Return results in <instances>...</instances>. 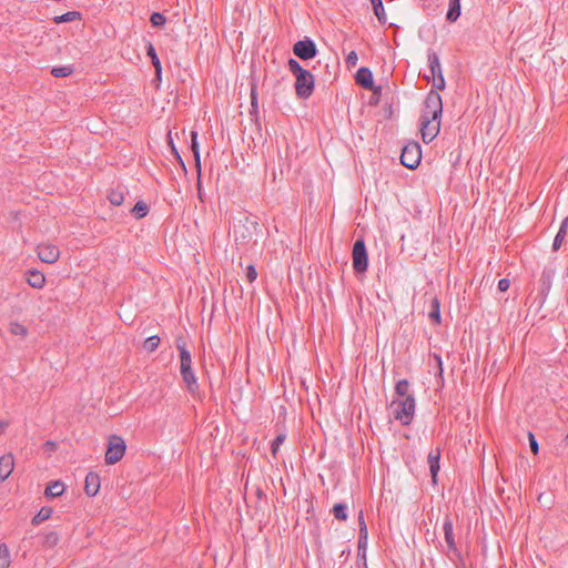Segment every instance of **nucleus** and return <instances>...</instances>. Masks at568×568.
I'll return each mask as SVG.
<instances>
[{"label": "nucleus", "instance_id": "nucleus-8", "mask_svg": "<svg viewBox=\"0 0 568 568\" xmlns=\"http://www.w3.org/2000/svg\"><path fill=\"white\" fill-rule=\"evenodd\" d=\"M422 159V150L418 143L406 144L400 154V162L407 169L414 170L418 166Z\"/></svg>", "mask_w": 568, "mask_h": 568}, {"label": "nucleus", "instance_id": "nucleus-42", "mask_svg": "<svg viewBox=\"0 0 568 568\" xmlns=\"http://www.w3.org/2000/svg\"><path fill=\"white\" fill-rule=\"evenodd\" d=\"M10 332L13 334V335H26L27 334V328L20 324V323H11L10 324Z\"/></svg>", "mask_w": 568, "mask_h": 568}, {"label": "nucleus", "instance_id": "nucleus-26", "mask_svg": "<svg viewBox=\"0 0 568 568\" xmlns=\"http://www.w3.org/2000/svg\"><path fill=\"white\" fill-rule=\"evenodd\" d=\"M80 19H81V12L68 11L61 16L53 17L52 20L55 24H60V23L71 22V21L80 20Z\"/></svg>", "mask_w": 568, "mask_h": 568}, {"label": "nucleus", "instance_id": "nucleus-10", "mask_svg": "<svg viewBox=\"0 0 568 568\" xmlns=\"http://www.w3.org/2000/svg\"><path fill=\"white\" fill-rule=\"evenodd\" d=\"M420 133L425 143H430L439 133L440 120L424 119L420 116Z\"/></svg>", "mask_w": 568, "mask_h": 568}, {"label": "nucleus", "instance_id": "nucleus-7", "mask_svg": "<svg viewBox=\"0 0 568 568\" xmlns=\"http://www.w3.org/2000/svg\"><path fill=\"white\" fill-rule=\"evenodd\" d=\"M295 91L296 95L301 99H307L314 91L315 80L313 74L305 70L303 73L295 77Z\"/></svg>", "mask_w": 568, "mask_h": 568}, {"label": "nucleus", "instance_id": "nucleus-17", "mask_svg": "<svg viewBox=\"0 0 568 568\" xmlns=\"http://www.w3.org/2000/svg\"><path fill=\"white\" fill-rule=\"evenodd\" d=\"M427 459H428L429 471H430L432 478L435 481L436 477H437V474H438V471L440 469V464H439V460H440V449H439V447H437L434 450H430L429 454H428Z\"/></svg>", "mask_w": 568, "mask_h": 568}, {"label": "nucleus", "instance_id": "nucleus-16", "mask_svg": "<svg viewBox=\"0 0 568 568\" xmlns=\"http://www.w3.org/2000/svg\"><path fill=\"white\" fill-rule=\"evenodd\" d=\"M14 459L12 454H7L0 457V480H6L13 470Z\"/></svg>", "mask_w": 568, "mask_h": 568}, {"label": "nucleus", "instance_id": "nucleus-28", "mask_svg": "<svg viewBox=\"0 0 568 568\" xmlns=\"http://www.w3.org/2000/svg\"><path fill=\"white\" fill-rule=\"evenodd\" d=\"M131 213L136 220L143 219L149 213V206L145 202L138 201L131 209Z\"/></svg>", "mask_w": 568, "mask_h": 568}, {"label": "nucleus", "instance_id": "nucleus-35", "mask_svg": "<svg viewBox=\"0 0 568 568\" xmlns=\"http://www.w3.org/2000/svg\"><path fill=\"white\" fill-rule=\"evenodd\" d=\"M160 342L161 339L158 335H152L144 341L143 348L146 352L152 353L159 347Z\"/></svg>", "mask_w": 568, "mask_h": 568}, {"label": "nucleus", "instance_id": "nucleus-18", "mask_svg": "<svg viewBox=\"0 0 568 568\" xmlns=\"http://www.w3.org/2000/svg\"><path fill=\"white\" fill-rule=\"evenodd\" d=\"M146 55L151 59V63L155 69L156 80L161 81L162 80V64L158 57L155 48L151 42H149L146 45Z\"/></svg>", "mask_w": 568, "mask_h": 568}, {"label": "nucleus", "instance_id": "nucleus-52", "mask_svg": "<svg viewBox=\"0 0 568 568\" xmlns=\"http://www.w3.org/2000/svg\"><path fill=\"white\" fill-rule=\"evenodd\" d=\"M47 445H49V447H52L54 445V443L52 442H47Z\"/></svg>", "mask_w": 568, "mask_h": 568}, {"label": "nucleus", "instance_id": "nucleus-5", "mask_svg": "<svg viewBox=\"0 0 568 568\" xmlns=\"http://www.w3.org/2000/svg\"><path fill=\"white\" fill-rule=\"evenodd\" d=\"M353 268L356 274H362L368 267V254L363 239H358L353 244L352 250Z\"/></svg>", "mask_w": 568, "mask_h": 568}, {"label": "nucleus", "instance_id": "nucleus-24", "mask_svg": "<svg viewBox=\"0 0 568 568\" xmlns=\"http://www.w3.org/2000/svg\"><path fill=\"white\" fill-rule=\"evenodd\" d=\"M428 317L430 321H433L435 324H440V302L437 296L430 297V310L428 313Z\"/></svg>", "mask_w": 568, "mask_h": 568}, {"label": "nucleus", "instance_id": "nucleus-19", "mask_svg": "<svg viewBox=\"0 0 568 568\" xmlns=\"http://www.w3.org/2000/svg\"><path fill=\"white\" fill-rule=\"evenodd\" d=\"M191 150L193 152V156L195 160V165L197 168L199 176L201 175V160H200V145L197 142V132L192 131L191 132ZM197 187L201 189V180H197Z\"/></svg>", "mask_w": 568, "mask_h": 568}, {"label": "nucleus", "instance_id": "nucleus-34", "mask_svg": "<svg viewBox=\"0 0 568 568\" xmlns=\"http://www.w3.org/2000/svg\"><path fill=\"white\" fill-rule=\"evenodd\" d=\"M73 72V68L70 65L53 67L51 74L54 78H65Z\"/></svg>", "mask_w": 568, "mask_h": 568}, {"label": "nucleus", "instance_id": "nucleus-21", "mask_svg": "<svg viewBox=\"0 0 568 568\" xmlns=\"http://www.w3.org/2000/svg\"><path fill=\"white\" fill-rule=\"evenodd\" d=\"M126 190L123 186H118L109 190L108 200L112 205L120 206L123 204L125 199Z\"/></svg>", "mask_w": 568, "mask_h": 568}, {"label": "nucleus", "instance_id": "nucleus-41", "mask_svg": "<svg viewBox=\"0 0 568 568\" xmlns=\"http://www.w3.org/2000/svg\"><path fill=\"white\" fill-rule=\"evenodd\" d=\"M432 79H433V89L432 90H436L438 92V90H444L445 89L446 82H445L444 74L437 75V77L432 78Z\"/></svg>", "mask_w": 568, "mask_h": 568}, {"label": "nucleus", "instance_id": "nucleus-22", "mask_svg": "<svg viewBox=\"0 0 568 568\" xmlns=\"http://www.w3.org/2000/svg\"><path fill=\"white\" fill-rule=\"evenodd\" d=\"M462 14L460 0H449L446 20L448 22H456Z\"/></svg>", "mask_w": 568, "mask_h": 568}, {"label": "nucleus", "instance_id": "nucleus-54", "mask_svg": "<svg viewBox=\"0 0 568 568\" xmlns=\"http://www.w3.org/2000/svg\"><path fill=\"white\" fill-rule=\"evenodd\" d=\"M565 442L568 444V434L565 437Z\"/></svg>", "mask_w": 568, "mask_h": 568}, {"label": "nucleus", "instance_id": "nucleus-6", "mask_svg": "<svg viewBox=\"0 0 568 568\" xmlns=\"http://www.w3.org/2000/svg\"><path fill=\"white\" fill-rule=\"evenodd\" d=\"M125 449L126 445L122 437L116 435L111 436L105 452V464L114 465L120 462L125 454Z\"/></svg>", "mask_w": 568, "mask_h": 568}, {"label": "nucleus", "instance_id": "nucleus-2", "mask_svg": "<svg viewBox=\"0 0 568 568\" xmlns=\"http://www.w3.org/2000/svg\"><path fill=\"white\" fill-rule=\"evenodd\" d=\"M415 397L414 395L405 398L395 399L390 404V412L394 419L398 420L403 426H408L415 415Z\"/></svg>", "mask_w": 568, "mask_h": 568}, {"label": "nucleus", "instance_id": "nucleus-37", "mask_svg": "<svg viewBox=\"0 0 568 568\" xmlns=\"http://www.w3.org/2000/svg\"><path fill=\"white\" fill-rule=\"evenodd\" d=\"M368 547V530H364L363 528L359 529L358 532V542H357V549L358 550H367Z\"/></svg>", "mask_w": 568, "mask_h": 568}, {"label": "nucleus", "instance_id": "nucleus-33", "mask_svg": "<svg viewBox=\"0 0 568 568\" xmlns=\"http://www.w3.org/2000/svg\"><path fill=\"white\" fill-rule=\"evenodd\" d=\"M409 383L407 379H399L395 385V393L400 397L405 398L408 394Z\"/></svg>", "mask_w": 568, "mask_h": 568}, {"label": "nucleus", "instance_id": "nucleus-15", "mask_svg": "<svg viewBox=\"0 0 568 568\" xmlns=\"http://www.w3.org/2000/svg\"><path fill=\"white\" fill-rule=\"evenodd\" d=\"M427 60H428L430 77L426 75V79L429 80L430 78L442 75L443 70H442V64H440L438 54L435 51L429 49L427 52Z\"/></svg>", "mask_w": 568, "mask_h": 568}, {"label": "nucleus", "instance_id": "nucleus-23", "mask_svg": "<svg viewBox=\"0 0 568 568\" xmlns=\"http://www.w3.org/2000/svg\"><path fill=\"white\" fill-rule=\"evenodd\" d=\"M567 230H568V216H566L561 223H560V226H559V230L554 239V242H552V250L554 251H558L562 244V242L565 241V237L567 235Z\"/></svg>", "mask_w": 568, "mask_h": 568}, {"label": "nucleus", "instance_id": "nucleus-47", "mask_svg": "<svg viewBox=\"0 0 568 568\" xmlns=\"http://www.w3.org/2000/svg\"><path fill=\"white\" fill-rule=\"evenodd\" d=\"M358 526H359V529L363 528L364 530H368L365 518H364L363 510H361L359 515H358Z\"/></svg>", "mask_w": 568, "mask_h": 568}, {"label": "nucleus", "instance_id": "nucleus-48", "mask_svg": "<svg viewBox=\"0 0 568 568\" xmlns=\"http://www.w3.org/2000/svg\"><path fill=\"white\" fill-rule=\"evenodd\" d=\"M366 552L367 550H358L357 549V557H358V560H362L363 561V567L364 568H368L367 567V562H366Z\"/></svg>", "mask_w": 568, "mask_h": 568}, {"label": "nucleus", "instance_id": "nucleus-40", "mask_svg": "<svg viewBox=\"0 0 568 568\" xmlns=\"http://www.w3.org/2000/svg\"><path fill=\"white\" fill-rule=\"evenodd\" d=\"M288 69L296 77L297 74H301L303 73L306 69H304L298 61H296L295 59L291 58L288 59Z\"/></svg>", "mask_w": 568, "mask_h": 568}, {"label": "nucleus", "instance_id": "nucleus-53", "mask_svg": "<svg viewBox=\"0 0 568 568\" xmlns=\"http://www.w3.org/2000/svg\"><path fill=\"white\" fill-rule=\"evenodd\" d=\"M381 90H382V87H378L376 90H374V92H377V91L381 92Z\"/></svg>", "mask_w": 568, "mask_h": 568}, {"label": "nucleus", "instance_id": "nucleus-38", "mask_svg": "<svg viewBox=\"0 0 568 568\" xmlns=\"http://www.w3.org/2000/svg\"><path fill=\"white\" fill-rule=\"evenodd\" d=\"M150 22L153 27H162L166 22V18L161 12H153L150 17Z\"/></svg>", "mask_w": 568, "mask_h": 568}, {"label": "nucleus", "instance_id": "nucleus-11", "mask_svg": "<svg viewBox=\"0 0 568 568\" xmlns=\"http://www.w3.org/2000/svg\"><path fill=\"white\" fill-rule=\"evenodd\" d=\"M443 530H444L445 541L447 544L448 552L459 557L460 554H459L456 542H455L454 525H453V520L449 516H446L444 518Z\"/></svg>", "mask_w": 568, "mask_h": 568}, {"label": "nucleus", "instance_id": "nucleus-4", "mask_svg": "<svg viewBox=\"0 0 568 568\" xmlns=\"http://www.w3.org/2000/svg\"><path fill=\"white\" fill-rule=\"evenodd\" d=\"M443 113V101L436 90H430L424 101L422 115L424 119L440 120Z\"/></svg>", "mask_w": 568, "mask_h": 568}, {"label": "nucleus", "instance_id": "nucleus-14", "mask_svg": "<svg viewBox=\"0 0 568 568\" xmlns=\"http://www.w3.org/2000/svg\"><path fill=\"white\" fill-rule=\"evenodd\" d=\"M101 486L100 476L97 473L90 471L85 477V494L90 497L95 496Z\"/></svg>", "mask_w": 568, "mask_h": 568}, {"label": "nucleus", "instance_id": "nucleus-31", "mask_svg": "<svg viewBox=\"0 0 568 568\" xmlns=\"http://www.w3.org/2000/svg\"><path fill=\"white\" fill-rule=\"evenodd\" d=\"M10 565V551L7 544H0V568H8Z\"/></svg>", "mask_w": 568, "mask_h": 568}, {"label": "nucleus", "instance_id": "nucleus-9", "mask_svg": "<svg viewBox=\"0 0 568 568\" xmlns=\"http://www.w3.org/2000/svg\"><path fill=\"white\" fill-rule=\"evenodd\" d=\"M293 53L302 60H310L316 57L317 48L311 38H305L293 45Z\"/></svg>", "mask_w": 568, "mask_h": 568}, {"label": "nucleus", "instance_id": "nucleus-27", "mask_svg": "<svg viewBox=\"0 0 568 568\" xmlns=\"http://www.w3.org/2000/svg\"><path fill=\"white\" fill-rule=\"evenodd\" d=\"M374 13L377 18V20L384 24L386 23V13L384 9V4L382 0H371Z\"/></svg>", "mask_w": 568, "mask_h": 568}, {"label": "nucleus", "instance_id": "nucleus-20", "mask_svg": "<svg viewBox=\"0 0 568 568\" xmlns=\"http://www.w3.org/2000/svg\"><path fill=\"white\" fill-rule=\"evenodd\" d=\"M27 282L33 288H42L45 284V277L37 270H29L27 273Z\"/></svg>", "mask_w": 568, "mask_h": 568}, {"label": "nucleus", "instance_id": "nucleus-29", "mask_svg": "<svg viewBox=\"0 0 568 568\" xmlns=\"http://www.w3.org/2000/svg\"><path fill=\"white\" fill-rule=\"evenodd\" d=\"M52 515V508L50 507H42L36 516L32 518V525L37 526L43 523L44 520L49 519Z\"/></svg>", "mask_w": 568, "mask_h": 568}, {"label": "nucleus", "instance_id": "nucleus-49", "mask_svg": "<svg viewBox=\"0 0 568 568\" xmlns=\"http://www.w3.org/2000/svg\"><path fill=\"white\" fill-rule=\"evenodd\" d=\"M434 359H435V362H436V363H437V365H438L439 374H442V373H443V366H442V365H443V362H442V357H440V355H438V354H434Z\"/></svg>", "mask_w": 568, "mask_h": 568}, {"label": "nucleus", "instance_id": "nucleus-36", "mask_svg": "<svg viewBox=\"0 0 568 568\" xmlns=\"http://www.w3.org/2000/svg\"><path fill=\"white\" fill-rule=\"evenodd\" d=\"M419 4L427 14H432L438 8V0H419Z\"/></svg>", "mask_w": 568, "mask_h": 568}, {"label": "nucleus", "instance_id": "nucleus-43", "mask_svg": "<svg viewBox=\"0 0 568 568\" xmlns=\"http://www.w3.org/2000/svg\"><path fill=\"white\" fill-rule=\"evenodd\" d=\"M528 439H529V446H530L531 452L535 455H537L539 453V445H538V442H537L535 435L531 432L528 433Z\"/></svg>", "mask_w": 568, "mask_h": 568}, {"label": "nucleus", "instance_id": "nucleus-32", "mask_svg": "<svg viewBox=\"0 0 568 568\" xmlns=\"http://www.w3.org/2000/svg\"><path fill=\"white\" fill-rule=\"evenodd\" d=\"M250 98H251V113H257L258 111V92H257V84L255 82H253L251 84V92H250Z\"/></svg>", "mask_w": 568, "mask_h": 568}, {"label": "nucleus", "instance_id": "nucleus-44", "mask_svg": "<svg viewBox=\"0 0 568 568\" xmlns=\"http://www.w3.org/2000/svg\"><path fill=\"white\" fill-rule=\"evenodd\" d=\"M358 61L356 51L352 50L346 57V64L348 67H355Z\"/></svg>", "mask_w": 568, "mask_h": 568}, {"label": "nucleus", "instance_id": "nucleus-13", "mask_svg": "<svg viewBox=\"0 0 568 568\" xmlns=\"http://www.w3.org/2000/svg\"><path fill=\"white\" fill-rule=\"evenodd\" d=\"M355 81L358 85L366 90L374 89L373 72L366 67H362L356 71Z\"/></svg>", "mask_w": 568, "mask_h": 568}, {"label": "nucleus", "instance_id": "nucleus-1", "mask_svg": "<svg viewBox=\"0 0 568 568\" xmlns=\"http://www.w3.org/2000/svg\"><path fill=\"white\" fill-rule=\"evenodd\" d=\"M176 348L180 353V373L191 395H195L200 390L197 377L192 368V356L186 347V341L180 336L175 341Z\"/></svg>", "mask_w": 568, "mask_h": 568}, {"label": "nucleus", "instance_id": "nucleus-51", "mask_svg": "<svg viewBox=\"0 0 568 568\" xmlns=\"http://www.w3.org/2000/svg\"><path fill=\"white\" fill-rule=\"evenodd\" d=\"M175 159H176V160L179 161V163L182 165L183 170H184V171H186V166H185V164H184V161H183L182 156H181L180 154H178V158H175Z\"/></svg>", "mask_w": 568, "mask_h": 568}, {"label": "nucleus", "instance_id": "nucleus-39", "mask_svg": "<svg viewBox=\"0 0 568 568\" xmlns=\"http://www.w3.org/2000/svg\"><path fill=\"white\" fill-rule=\"evenodd\" d=\"M285 434H278L271 443V452L273 456H276L281 445L284 443Z\"/></svg>", "mask_w": 568, "mask_h": 568}, {"label": "nucleus", "instance_id": "nucleus-45", "mask_svg": "<svg viewBox=\"0 0 568 568\" xmlns=\"http://www.w3.org/2000/svg\"><path fill=\"white\" fill-rule=\"evenodd\" d=\"M246 277L248 280V282H254L257 277V272H256V268L254 265H248L246 267Z\"/></svg>", "mask_w": 568, "mask_h": 568}, {"label": "nucleus", "instance_id": "nucleus-46", "mask_svg": "<svg viewBox=\"0 0 568 568\" xmlns=\"http://www.w3.org/2000/svg\"><path fill=\"white\" fill-rule=\"evenodd\" d=\"M510 286V281L508 278H500L498 281V290L500 292H506Z\"/></svg>", "mask_w": 568, "mask_h": 568}, {"label": "nucleus", "instance_id": "nucleus-50", "mask_svg": "<svg viewBox=\"0 0 568 568\" xmlns=\"http://www.w3.org/2000/svg\"><path fill=\"white\" fill-rule=\"evenodd\" d=\"M170 143H171V148H172V152H173L174 156H175V158H178V154H180V153H179V151L176 150V148H175V145L173 144V141H172V140H170Z\"/></svg>", "mask_w": 568, "mask_h": 568}, {"label": "nucleus", "instance_id": "nucleus-12", "mask_svg": "<svg viewBox=\"0 0 568 568\" xmlns=\"http://www.w3.org/2000/svg\"><path fill=\"white\" fill-rule=\"evenodd\" d=\"M38 257L48 264L57 262L60 257V250L53 244H41L37 247Z\"/></svg>", "mask_w": 568, "mask_h": 568}, {"label": "nucleus", "instance_id": "nucleus-25", "mask_svg": "<svg viewBox=\"0 0 568 568\" xmlns=\"http://www.w3.org/2000/svg\"><path fill=\"white\" fill-rule=\"evenodd\" d=\"M64 491V485L60 480L51 481L47 488H45V496L47 497H58L61 496Z\"/></svg>", "mask_w": 568, "mask_h": 568}, {"label": "nucleus", "instance_id": "nucleus-30", "mask_svg": "<svg viewBox=\"0 0 568 568\" xmlns=\"http://www.w3.org/2000/svg\"><path fill=\"white\" fill-rule=\"evenodd\" d=\"M333 515L338 520H346L347 519V505L343 503H337L333 506Z\"/></svg>", "mask_w": 568, "mask_h": 568}, {"label": "nucleus", "instance_id": "nucleus-3", "mask_svg": "<svg viewBox=\"0 0 568 568\" xmlns=\"http://www.w3.org/2000/svg\"><path fill=\"white\" fill-rule=\"evenodd\" d=\"M260 231V224L254 219H246L245 223L235 226L234 236L237 245H246L250 243L255 244L257 242V233Z\"/></svg>", "mask_w": 568, "mask_h": 568}]
</instances>
